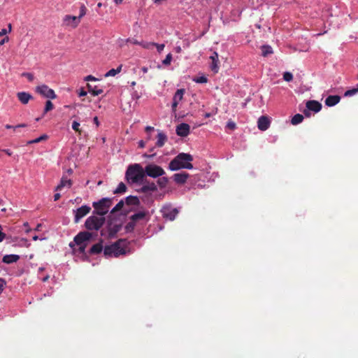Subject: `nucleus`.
Instances as JSON below:
<instances>
[{"label": "nucleus", "mask_w": 358, "mask_h": 358, "mask_svg": "<svg viewBox=\"0 0 358 358\" xmlns=\"http://www.w3.org/2000/svg\"><path fill=\"white\" fill-rule=\"evenodd\" d=\"M145 178V170L140 164L129 165L125 172V179L130 184L142 183Z\"/></svg>", "instance_id": "1"}, {"label": "nucleus", "mask_w": 358, "mask_h": 358, "mask_svg": "<svg viewBox=\"0 0 358 358\" xmlns=\"http://www.w3.org/2000/svg\"><path fill=\"white\" fill-rule=\"evenodd\" d=\"M192 160L193 157L190 154L181 152L170 162L169 169L173 171L182 169H192Z\"/></svg>", "instance_id": "2"}, {"label": "nucleus", "mask_w": 358, "mask_h": 358, "mask_svg": "<svg viewBox=\"0 0 358 358\" xmlns=\"http://www.w3.org/2000/svg\"><path fill=\"white\" fill-rule=\"evenodd\" d=\"M112 204L113 199L107 197L102 198L98 201H94L92 203V206L94 208L92 214L104 217V215L108 213Z\"/></svg>", "instance_id": "3"}, {"label": "nucleus", "mask_w": 358, "mask_h": 358, "mask_svg": "<svg viewBox=\"0 0 358 358\" xmlns=\"http://www.w3.org/2000/svg\"><path fill=\"white\" fill-rule=\"evenodd\" d=\"M125 243L124 240L120 239L112 245H106L103 250L105 256L114 255L117 257L121 255H125L127 252Z\"/></svg>", "instance_id": "4"}, {"label": "nucleus", "mask_w": 358, "mask_h": 358, "mask_svg": "<svg viewBox=\"0 0 358 358\" xmlns=\"http://www.w3.org/2000/svg\"><path fill=\"white\" fill-rule=\"evenodd\" d=\"M106 222L104 217H98L97 215H92L87 218L85 222V227L90 231H98L101 228Z\"/></svg>", "instance_id": "5"}, {"label": "nucleus", "mask_w": 358, "mask_h": 358, "mask_svg": "<svg viewBox=\"0 0 358 358\" xmlns=\"http://www.w3.org/2000/svg\"><path fill=\"white\" fill-rule=\"evenodd\" d=\"M145 176L156 178L162 176L165 174L164 170L157 164H150L145 167Z\"/></svg>", "instance_id": "6"}, {"label": "nucleus", "mask_w": 358, "mask_h": 358, "mask_svg": "<svg viewBox=\"0 0 358 358\" xmlns=\"http://www.w3.org/2000/svg\"><path fill=\"white\" fill-rule=\"evenodd\" d=\"M36 92L46 98L54 99L57 97L54 90L46 85L36 87Z\"/></svg>", "instance_id": "7"}, {"label": "nucleus", "mask_w": 358, "mask_h": 358, "mask_svg": "<svg viewBox=\"0 0 358 358\" xmlns=\"http://www.w3.org/2000/svg\"><path fill=\"white\" fill-rule=\"evenodd\" d=\"M162 215L164 218L171 221L173 220L178 213L176 208H172L169 206H164L162 210Z\"/></svg>", "instance_id": "8"}, {"label": "nucleus", "mask_w": 358, "mask_h": 358, "mask_svg": "<svg viewBox=\"0 0 358 358\" xmlns=\"http://www.w3.org/2000/svg\"><path fill=\"white\" fill-rule=\"evenodd\" d=\"M92 238V234L89 231H81L74 237V242L78 245L85 244V242Z\"/></svg>", "instance_id": "9"}, {"label": "nucleus", "mask_w": 358, "mask_h": 358, "mask_svg": "<svg viewBox=\"0 0 358 358\" xmlns=\"http://www.w3.org/2000/svg\"><path fill=\"white\" fill-rule=\"evenodd\" d=\"M91 210V208L88 206H82L75 211V219L76 223H78L81 218L87 215Z\"/></svg>", "instance_id": "10"}, {"label": "nucleus", "mask_w": 358, "mask_h": 358, "mask_svg": "<svg viewBox=\"0 0 358 358\" xmlns=\"http://www.w3.org/2000/svg\"><path fill=\"white\" fill-rule=\"evenodd\" d=\"M190 127L188 124L181 123L176 127V134L181 137H186L189 134Z\"/></svg>", "instance_id": "11"}, {"label": "nucleus", "mask_w": 358, "mask_h": 358, "mask_svg": "<svg viewBox=\"0 0 358 358\" xmlns=\"http://www.w3.org/2000/svg\"><path fill=\"white\" fill-rule=\"evenodd\" d=\"M189 177V174L186 172L175 173L173 176V178L175 182L178 185H182V184L185 183Z\"/></svg>", "instance_id": "12"}, {"label": "nucleus", "mask_w": 358, "mask_h": 358, "mask_svg": "<svg viewBox=\"0 0 358 358\" xmlns=\"http://www.w3.org/2000/svg\"><path fill=\"white\" fill-rule=\"evenodd\" d=\"M212 63L210 68L212 71L217 73L219 71V56L217 52H213V55L210 57Z\"/></svg>", "instance_id": "13"}, {"label": "nucleus", "mask_w": 358, "mask_h": 358, "mask_svg": "<svg viewBox=\"0 0 358 358\" xmlns=\"http://www.w3.org/2000/svg\"><path fill=\"white\" fill-rule=\"evenodd\" d=\"M306 108L308 110L318 113L322 109V104L317 101L310 100L306 102Z\"/></svg>", "instance_id": "14"}, {"label": "nucleus", "mask_w": 358, "mask_h": 358, "mask_svg": "<svg viewBox=\"0 0 358 358\" xmlns=\"http://www.w3.org/2000/svg\"><path fill=\"white\" fill-rule=\"evenodd\" d=\"M257 126L259 130L266 131L270 126V120L266 116H261L257 122Z\"/></svg>", "instance_id": "15"}, {"label": "nucleus", "mask_w": 358, "mask_h": 358, "mask_svg": "<svg viewBox=\"0 0 358 358\" xmlns=\"http://www.w3.org/2000/svg\"><path fill=\"white\" fill-rule=\"evenodd\" d=\"M157 190V185L153 182H145V184L140 188L138 190L139 192L141 193H147L148 192H156Z\"/></svg>", "instance_id": "16"}, {"label": "nucleus", "mask_w": 358, "mask_h": 358, "mask_svg": "<svg viewBox=\"0 0 358 358\" xmlns=\"http://www.w3.org/2000/svg\"><path fill=\"white\" fill-rule=\"evenodd\" d=\"M17 97L22 104H27L30 100L33 99L32 95L26 92H17Z\"/></svg>", "instance_id": "17"}, {"label": "nucleus", "mask_w": 358, "mask_h": 358, "mask_svg": "<svg viewBox=\"0 0 358 358\" xmlns=\"http://www.w3.org/2000/svg\"><path fill=\"white\" fill-rule=\"evenodd\" d=\"M64 21L68 24H71L72 27H76L80 22V20L76 16L67 15L64 17Z\"/></svg>", "instance_id": "18"}, {"label": "nucleus", "mask_w": 358, "mask_h": 358, "mask_svg": "<svg viewBox=\"0 0 358 358\" xmlns=\"http://www.w3.org/2000/svg\"><path fill=\"white\" fill-rule=\"evenodd\" d=\"M72 185V181L67 179L66 177H62L60 183L55 187V191H61L63 187L70 188Z\"/></svg>", "instance_id": "19"}, {"label": "nucleus", "mask_w": 358, "mask_h": 358, "mask_svg": "<svg viewBox=\"0 0 358 358\" xmlns=\"http://www.w3.org/2000/svg\"><path fill=\"white\" fill-rule=\"evenodd\" d=\"M341 100V97L338 95H330L325 99V104L327 106H334L336 105Z\"/></svg>", "instance_id": "20"}, {"label": "nucleus", "mask_w": 358, "mask_h": 358, "mask_svg": "<svg viewBox=\"0 0 358 358\" xmlns=\"http://www.w3.org/2000/svg\"><path fill=\"white\" fill-rule=\"evenodd\" d=\"M20 256L17 255H6L3 257L2 262L6 264H12L17 262Z\"/></svg>", "instance_id": "21"}, {"label": "nucleus", "mask_w": 358, "mask_h": 358, "mask_svg": "<svg viewBox=\"0 0 358 358\" xmlns=\"http://www.w3.org/2000/svg\"><path fill=\"white\" fill-rule=\"evenodd\" d=\"M167 141L166 135L163 132H159L157 134V141L156 142V145L159 148H162L165 144Z\"/></svg>", "instance_id": "22"}, {"label": "nucleus", "mask_w": 358, "mask_h": 358, "mask_svg": "<svg viewBox=\"0 0 358 358\" xmlns=\"http://www.w3.org/2000/svg\"><path fill=\"white\" fill-rule=\"evenodd\" d=\"M121 226L119 224L112 225L111 223L108 224V231L109 236H114L120 229Z\"/></svg>", "instance_id": "23"}, {"label": "nucleus", "mask_w": 358, "mask_h": 358, "mask_svg": "<svg viewBox=\"0 0 358 358\" xmlns=\"http://www.w3.org/2000/svg\"><path fill=\"white\" fill-rule=\"evenodd\" d=\"M125 203L128 206H138L140 201L137 196H129L125 199Z\"/></svg>", "instance_id": "24"}, {"label": "nucleus", "mask_w": 358, "mask_h": 358, "mask_svg": "<svg viewBox=\"0 0 358 358\" xmlns=\"http://www.w3.org/2000/svg\"><path fill=\"white\" fill-rule=\"evenodd\" d=\"M87 86L89 92L91 93L93 96H97L99 94H101L103 92L102 89L99 88L97 86H92L90 84H87Z\"/></svg>", "instance_id": "25"}, {"label": "nucleus", "mask_w": 358, "mask_h": 358, "mask_svg": "<svg viewBox=\"0 0 358 358\" xmlns=\"http://www.w3.org/2000/svg\"><path fill=\"white\" fill-rule=\"evenodd\" d=\"M147 215H148L147 212H145V211H140V212H138L137 213H135V214L132 215L130 217V220H133L135 222H136L137 221H138L140 220L144 219L146 217Z\"/></svg>", "instance_id": "26"}, {"label": "nucleus", "mask_w": 358, "mask_h": 358, "mask_svg": "<svg viewBox=\"0 0 358 358\" xmlns=\"http://www.w3.org/2000/svg\"><path fill=\"white\" fill-rule=\"evenodd\" d=\"M103 250L102 241L97 243L92 246L90 252L91 254H99Z\"/></svg>", "instance_id": "27"}, {"label": "nucleus", "mask_w": 358, "mask_h": 358, "mask_svg": "<svg viewBox=\"0 0 358 358\" xmlns=\"http://www.w3.org/2000/svg\"><path fill=\"white\" fill-rule=\"evenodd\" d=\"M184 93H185V90H183V89L178 90L173 96V101L179 103V102L182 99Z\"/></svg>", "instance_id": "28"}, {"label": "nucleus", "mask_w": 358, "mask_h": 358, "mask_svg": "<svg viewBox=\"0 0 358 358\" xmlns=\"http://www.w3.org/2000/svg\"><path fill=\"white\" fill-rule=\"evenodd\" d=\"M127 191V186L122 182H120L117 187L113 191L115 194H122Z\"/></svg>", "instance_id": "29"}, {"label": "nucleus", "mask_w": 358, "mask_h": 358, "mask_svg": "<svg viewBox=\"0 0 358 358\" xmlns=\"http://www.w3.org/2000/svg\"><path fill=\"white\" fill-rule=\"evenodd\" d=\"M303 120V116L302 115L296 114L292 117V118L291 120V123L293 125H296V124L301 123Z\"/></svg>", "instance_id": "30"}, {"label": "nucleus", "mask_w": 358, "mask_h": 358, "mask_svg": "<svg viewBox=\"0 0 358 358\" xmlns=\"http://www.w3.org/2000/svg\"><path fill=\"white\" fill-rule=\"evenodd\" d=\"M122 65H120L117 69H112L110 71H108L105 76L109 77V76H115L116 74L119 73L122 70Z\"/></svg>", "instance_id": "31"}, {"label": "nucleus", "mask_w": 358, "mask_h": 358, "mask_svg": "<svg viewBox=\"0 0 358 358\" xmlns=\"http://www.w3.org/2000/svg\"><path fill=\"white\" fill-rule=\"evenodd\" d=\"M262 50V56L266 57L273 53L272 48L270 45H264L261 47Z\"/></svg>", "instance_id": "32"}, {"label": "nucleus", "mask_w": 358, "mask_h": 358, "mask_svg": "<svg viewBox=\"0 0 358 358\" xmlns=\"http://www.w3.org/2000/svg\"><path fill=\"white\" fill-rule=\"evenodd\" d=\"M169 182V179L166 177H162L157 180V184L161 188L166 187Z\"/></svg>", "instance_id": "33"}, {"label": "nucleus", "mask_w": 358, "mask_h": 358, "mask_svg": "<svg viewBox=\"0 0 358 358\" xmlns=\"http://www.w3.org/2000/svg\"><path fill=\"white\" fill-rule=\"evenodd\" d=\"M124 202L123 200H120L115 206L111 210L110 214H113L119 210H120L124 206Z\"/></svg>", "instance_id": "34"}, {"label": "nucleus", "mask_w": 358, "mask_h": 358, "mask_svg": "<svg viewBox=\"0 0 358 358\" xmlns=\"http://www.w3.org/2000/svg\"><path fill=\"white\" fill-rule=\"evenodd\" d=\"M136 226V222L133 220H131L126 224L125 230L127 232H131L134 230Z\"/></svg>", "instance_id": "35"}, {"label": "nucleus", "mask_w": 358, "mask_h": 358, "mask_svg": "<svg viewBox=\"0 0 358 358\" xmlns=\"http://www.w3.org/2000/svg\"><path fill=\"white\" fill-rule=\"evenodd\" d=\"M47 138H48V136L45 134H43L36 139L28 141L27 144L29 145V144H33V143H38L42 141L46 140Z\"/></svg>", "instance_id": "36"}, {"label": "nucleus", "mask_w": 358, "mask_h": 358, "mask_svg": "<svg viewBox=\"0 0 358 358\" xmlns=\"http://www.w3.org/2000/svg\"><path fill=\"white\" fill-rule=\"evenodd\" d=\"M155 43L154 42H145V41H141V46H142L145 49L150 50L152 47H154Z\"/></svg>", "instance_id": "37"}, {"label": "nucleus", "mask_w": 358, "mask_h": 358, "mask_svg": "<svg viewBox=\"0 0 358 358\" xmlns=\"http://www.w3.org/2000/svg\"><path fill=\"white\" fill-rule=\"evenodd\" d=\"M53 108H54L53 103L50 100L47 101L45 103V108H44V114L52 110L53 109Z\"/></svg>", "instance_id": "38"}, {"label": "nucleus", "mask_w": 358, "mask_h": 358, "mask_svg": "<svg viewBox=\"0 0 358 358\" xmlns=\"http://www.w3.org/2000/svg\"><path fill=\"white\" fill-rule=\"evenodd\" d=\"M27 127V124H17V125H15V126H12V125H10V124H6L5 125V127L6 129H13L14 131H15L18 128H22V127Z\"/></svg>", "instance_id": "39"}, {"label": "nucleus", "mask_w": 358, "mask_h": 358, "mask_svg": "<svg viewBox=\"0 0 358 358\" xmlns=\"http://www.w3.org/2000/svg\"><path fill=\"white\" fill-rule=\"evenodd\" d=\"M172 60V55L171 53H169L166 58L162 61V64L165 66H169L171 64Z\"/></svg>", "instance_id": "40"}, {"label": "nucleus", "mask_w": 358, "mask_h": 358, "mask_svg": "<svg viewBox=\"0 0 358 358\" xmlns=\"http://www.w3.org/2000/svg\"><path fill=\"white\" fill-rule=\"evenodd\" d=\"M193 80L197 83H206L208 82V78L203 76L194 78Z\"/></svg>", "instance_id": "41"}, {"label": "nucleus", "mask_w": 358, "mask_h": 358, "mask_svg": "<svg viewBox=\"0 0 358 358\" xmlns=\"http://www.w3.org/2000/svg\"><path fill=\"white\" fill-rule=\"evenodd\" d=\"M357 92H358V85H357V87L347 90L345 92V96H350L355 94Z\"/></svg>", "instance_id": "42"}, {"label": "nucleus", "mask_w": 358, "mask_h": 358, "mask_svg": "<svg viewBox=\"0 0 358 358\" xmlns=\"http://www.w3.org/2000/svg\"><path fill=\"white\" fill-rule=\"evenodd\" d=\"M87 8L84 4H81L80 7V14L78 17L80 20L81 17H83L86 14Z\"/></svg>", "instance_id": "43"}, {"label": "nucleus", "mask_w": 358, "mask_h": 358, "mask_svg": "<svg viewBox=\"0 0 358 358\" xmlns=\"http://www.w3.org/2000/svg\"><path fill=\"white\" fill-rule=\"evenodd\" d=\"M283 79L287 81V82H290L293 79V75L292 73H289V72H285L284 74H283Z\"/></svg>", "instance_id": "44"}, {"label": "nucleus", "mask_w": 358, "mask_h": 358, "mask_svg": "<svg viewBox=\"0 0 358 358\" xmlns=\"http://www.w3.org/2000/svg\"><path fill=\"white\" fill-rule=\"evenodd\" d=\"M80 127V123L78 122L77 121H73V123H72V129L76 131V132H78L79 134L81 133V131L79 128Z\"/></svg>", "instance_id": "45"}, {"label": "nucleus", "mask_w": 358, "mask_h": 358, "mask_svg": "<svg viewBox=\"0 0 358 358\" xmlns=\"http://www.w3.org/2000/svg\"><path fill=\"white\" fill-rule=\"evenodd\" d=\"M22 76L26 77L31 82L34 79V75L31 73H23Z\"/></svg>", "instance_id": "46"}, {"label": "nucleus", "mask_w": 358, "mask_h": 358, "mask_svg": "<svg viewBox=\"0 0 358 358\" xmlns=\"http://www.w3.org/2000/svg\"><path fill=\"white\" fill-rule=\"evenodd\" d=\"M227 127L231 130H234L236 128V124L232 121H229L227 124Z\"/></svg>", "instance_id": "47"}, {"label": "nucleus", "mask_w": 358, "mask_h": 358, "mask_svg": "<svg viewBox=\"0 0 358 358\" xmlns=\"http://www.w3.org/2000/svg\"><path fill=\"white\" fill-rule=\"evenodd\" d=\"M154 46L157 48V51L159 52H161L164 50L165 45L164 44H158V43H155Z\"/></svg>", "instance_id": "48"}, {"label": "nucleus", "mask_w": 358, "mask_h": 358, "mask_svg": "<svg viewBox=\"0 0 358 358\" xmlns=\"http://www.w3.org/2000/svg\"><path fill=\"white\" fill-rule=\"evenodd\" d=\"M127 43H133L135 45H141V42L134 38L127 39Z\"/></svg>", "instance_id": "49"}, {"label": "nucleus", "mask_w": 358, "mask_h": 358, "mask_svg": "<svg viewBox=\"0 0 358 358\" xmlns=\"http://www.w3.org/2000/svg\"><path fill=\"white\" fill-rule=\"evenodd\" d=\"M3 229L1 225H0V243L2 242L6 238V234L2 231Z\"/></svg>", "instance_id": "50"}, {"label": "nucleus", "mask_w": 358, "mask_h": 358, "mask_svg": "<svg viewBox=\"0 0 358 358\" xmlns=\"http://www.w3.org/2000/svg\"><path fill=\"white\" fill-rule=\"evenodd\" d=\"M96 80V79L94 76H91V75L87 76H86V77L85 78V81H92V80Z\"/></svg>", "instance_id": "51"}, {"label": "nucleus", "mask_w": 358, "mask_h": 358, "mask_svg": "<svg viewBox=\"0 0 358 358\" xmlns=\"http://www.w3.org/2000/svg\"><path fill=\"white\" fill-rule=\"evenodd\" d=\"M1 150L5 152L8 156H11L13 155V152L9 149H2Z\"/></svg>", "instance_id": "52"}, {"label": "nucleus", "mask_w": 358, "mask_h": 358, "mask_svg": "<svg viewBox=\"0 0 358 358\" xmlns=\"http://www.w3.org/2000/svg\"><path fill=\"white\" fill-rule=\"evenodd\" d=\"M9 40L8 36H6L2 40L0 41V45H3L5 43L8 42Z\"/></svg>", "instance_id": "53"}, {"label": "nucleus", "mask_w": 358, "mask_h": 358, "mask_svg": "<svg viewBox=\"0 0 358 358\" xmlns=\"http://www.w3.org/2000/svg\"><path fill=\"white\" fill-rule=\"evenodd\" d=\"M79 96H84L87 95V92L83 89H81L80 92L78 93Z\"/></svg>", "instance_id": "54"}, {"label": "nucleus", "mask_w": 358, "mask_h": 358, "mask_svg": "<svg viewBox=\"0 0 358 358\" xmlns=\"http://www.w3.org/2000/svg\"><path fill=\"white\" fill-rule=\"evenodd\" d=\"M79 250L80 252H85V248H86V244H82L81 245H79Z\"/></svg>", "instance_id": "55"}, {"label": "nucleus", "mask_w": 358, "mask_h": 358, "mask_svg": "<svg viewBox=\"0 0 358 358\" xmlns=\"http://www.w3.org/2000/svg\"><path fill=\"white\" fill-rule=\"evenodd\" d=\"M178 105V103L175 102V101H173V103H172V110H173V111H176V110Z\"/></svg>", "instance_id": "56"}, {"label": "nucleus", "mask_w": 358, "mask_h": 358, "mask_svg": "<svg viewBox=\"0 0 358 358\" xmlns=\"http://www.w3.org/2000/svg\"><path fill=\"white\" fill-rule=\"evenodd\" d=\"M7 33H8L7 29H1V31H0V37L6 35Z\"/></svg>", "instance_id": "57"}, {"label": "nucleus", "mask_w": 358, "mask_h": 358, "mask_svg": "<svg viewBox=\"0 0 358 358\" xmlns=\"http://www.w3.org/2000/svg\"><path fill=\"white\" fill-rule=\"evenodd\" d=\"M143 157H145V158H152L153 157L155 156V153H153L152 155H148V154H144L143 155Z\"/></svg>", "instance_id": "58"}, {"label": "nucleus", "mask_w": 358, "mask_h": 358, "mask_svg": "<svg viewBox=\"0 0 358 358\" xmlns=\"http://www.w3.org/2000/svg\"><path fill=\"white\" fill-rule=\"evenodd\" d=\"M60 197H61L60 194L59 193H56L54 195V200L55 201H58L60 199Z\"/></svg>", "instance_id": "59"}, {"label": "nucleus", "mask_w": 358, "mask_h": 358, "mask_svg": "<svg viewBox=\"0 0 358 358\" xmlns=\"http://www.w3.org/2000/svg\"><path fill=\"white\" fill-rule=\"evenodd\" d=\"M154 130V127H151V126H147L145 127V131L146 132H150L151 131H153Z\"/></svg>", "instance_id": "60"}, {"label": "nucleus", "mask_w": 358, "mask_h": 358, "mask_svg": "<svg viewBox=\"0 0 358 358\" xmlns=\"http://www.w3.org/2000/svg\"><path fill=\"white\" fill-rule=\"evenodd\" d=\"M145 142H144L143 141H140L138 142V146H139V148H144V147H145Z\"/></svg>", "instance_id": "61"}, {"label": "nucleus", "mask_w": 358, "mask_h": 358, "mask_svg": "<svg viewBox=\"0 0 358 358\" xmlns=\"http://www.w3.org/2000/svg\"><path fill=\"white\" fill-rule=\"evenodd\" d=\"M24 226L25 227V228H27V229H26V232H27V233H29V231H31V229L30 228H29V227H29V224H28L27 222H25V223L24 224Z\"/></svg>", "instance_id": "62"}, {"label": "nucleus", "mask_w": 358, "mask_h": 358, "mask_svg": "<svg viewBox=\"0 0 358 358\" xmlns=\"http://www.w3.org/2000/svg\"><path fill=\"white\" fill-rule=\"evenodd\" d=\"M94 122L96 124V127L99 125V122L97 117H94Z\"/></svg>", "instance_id": "63"}, {"label": "nucleus", "mask_w": 358, "mask_h": 358, "mask_svg": "<svg viewBox=\"0 0 358 358\" xmlns=\"http://www.w3.org/2000/svg\"><path fill=\"white\" fill-rule=\"evenodd\" d=\"M175 50L177 53H180L181 52L182 49H181L180 46H177V47H176Z\"/></svg>", "instance_id": "64"}]
</instances>
